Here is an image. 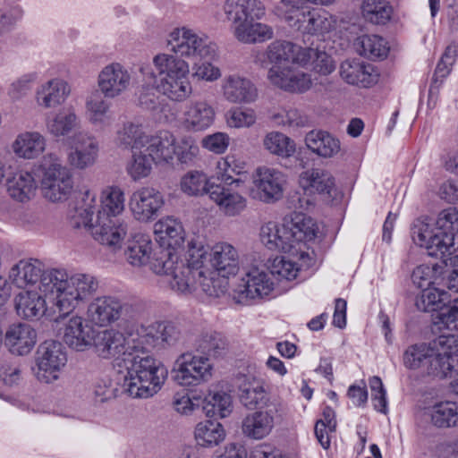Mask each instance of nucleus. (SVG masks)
<instances>
[{
	"mask_svg": "<svg viewBox=\"0 0 458 458\" xmlns=\"http://www.w3.org/2000/svg\"><path fill=\"white\" fill-rule=\"evenodd\" d=\"M123 315H129L131 319L139 318V313L133 305L123 303L113 296H100L93 299L86 311L88 321L98 327H107L117 321Z\"/></svg>",
	"mask_w": 458,
	"mask_h": 458,
	"instance_id": "9d476101",
	"label": "nucleus"
},
{
	"mask_svg": "<svg viewBox=\"0 0 458 458\" xmlns=\"http://www.w3.org/2000/svg\"><path fill=\"white\" fill-rule=\"evenodd\" d=\"M303 47L289 41L276 40L270 43L266 51H258L254 54V63L266 68L272 64L271 68L284 70L291 64H299L297 58H301Z\"/></svg>",
	"mask_w": 458,
	"mask_h": 458,
	"instance_id": "ddd939ff",
	"label": "nucleus"
},
{
	"mask_svg": "<svg viewBox=\"0 0 458 458\" xmlns=\"http://www.w3.org/2000/svg\"><path fill=\"white\" fill-rule=\"evenodd\" d=\"M4 341L13 354L22 356L30 353L35 346L37 333L29 324H13L7 329Z\"/></svg>",
	"mask_w": 458,
	"mask_h": 458,
	"instance_id": "393cba45",
	"label": "nucleus"
},
{
	"mask_svg": "<svg viewBox=\"0 0 458 458\" xmlns=\"http://www.w3.org/2000/svg\"><path fill=\"white\" fill-rule=\"evenodd\" d=\"M194 436L199 445L210 448L225 440V430L219 422L208 420L197 424Z\"/></svg>",
	"mask_w": 458,
	"mask_h": 458,
	"instance_id": "a18cd8bd",
	"label": "nucleus"
},
{
	"mask_svg": "<svg viewBox=\"0 0 458 458\" xmlns=\"http://www.w3.org/2000/svg\"><path fill=\"white\" fill-rule=\"evenodd\" d=\"M78 125V117L70 109H62L57 114L48 116L46 123L47 131L54 137L66 136Z\"/></svg>",
	"mask_w": 458,
	"mask_h": 458,
	"instance_id": "49530a36",
	"label": "nucleus"
},
{
	"mask_svg": "<svg viewBox=\"0 0 458 458\" xmlns=\"http://www.w3.org/2000/svg\"><path fill=\"white\" fill-rule=\"evenodd\" d=\"M155 85L143 84L136 93L137 105L145 110L156 111L161 107V98Z\"/></svg>",
	"mask_w": 458,
	"mask_h": 458,
	"instance_id": "680f3d73",
	"label": "nucleus"
},
{
	"mask_svg": "<svg viewBox=\"0 0 458 458\" xmlns=\"http://www.w3.org/2000/svg\"><path fill=\"white\" fill-rule=\"evenodd\" d=\"M49 270H44L43 264L38 259H21L11 268L9 279L14 285L21 289L39 282L38 288L46 297L43 281Z\"/></svg>",
	"mask_w": 458,
	"mask_h": 458,
	"instance_id": "a211bd4d",
	"label": "nucleus"
},
{
	"mask_svg": "<svg viewBox=\"0 0 458 458\" xmlns=\"http://www.w3.org/2000/svg\"><path fill=\"white\" fill-rule=\"evenodd\" d=\"M428 358H430V347L426 344H417L411 345L404 352L403 363L410 369H417L426 366Z\"/></svg>",
	"mask_w": 458,
	"mask_h": 458,
	"instance_id": "052dcab7",
	"label": "nucleus"
},
{
	"mask_svg": "<svg viewBox=\"0 0 458 458\" xmlns=\"http://www.w3.org/2000/svg\"><path fill=\"white\" fill-rule=\"evenodd\" d=\"M202 409L208 417L225 418L232 411V397L224 391H210L203 400Z\"/></svg>",
	"mask_w": 458,
	"mask_h": 458,
	"instance_id": "de8ad7c7",
	"label": "nucleus"
},
{
	"mask_svg": "<svg viewBox=\"0 0 458 458\" xmlns=\"http://www.w3.org/2000/svg\"><path fill=\"white\" fill-rule=\"evenodd\" d=\"M327 19L318 12H305L302 31L307 34L323 33L328 30Z\"/></svg>",
	"mask_w": 458,
	"mask_h": 458,
	"instance_id": "338daca9",
	"label": "nucleus"
},
{
	"mask_svg": "<svg viewBox=\"0 0 458 458\" xmlns=\"http://www.w3.org/2000/svg\"><path fill=\"white\" fill-rule=\"evenodd\" d=\"M155 163L168 162L173 159L175 150V138L167 131H159L157 135H148V143L144 148Z\"/></svg>",
	"mask_w": 458,
	"mask_h": 458,
	"instance_id": "72a5a7b5",
	"label": "nucleus"
},
{
	"mask_svg": "<svg viewBox=\"0 0 458 458\" xmlns=\"http://www.w3.org/2000/svg\"><path fill=\"white\" fill-rule=\"evenodd\" d=\"M46 148L45 138L38 131L19 134L13 143V152L20 157L31 159L39 156Z\"/></svg>",
	"mask_w": 458,
	"mask_h": 458,
	"instance_id": "4c0bfd02",
	"label": "nucleus"
},
{
	"mask_svg": "<svg viewBox=\"0 0 458 458\" xmlns=\"http://www.w3.org/2000/svg\"><path fill=\"white\" fill-rule=\"evenodd\" d=\"M252 20L234 35L243 43L263 42L273 38V30L270 26Z\"/></svg>",
	"mask_w": 458,
	"mask_h": 458,
	"instance_id": "5fc2aeb1",
	"label": "nucleus"
},
{
	"mask_svg": "<svg viewBox=\"0 0 458 458\" xmlns=\"http://www.w3.org/2000/svg\"><path fill=\"white\" fill-rule=\"evenodd\" d=\"M150 268L157 275L170 276L168 284L177 293L190 294L199 287L208 295L215 294L210 287L212 279L202 269L186 266L183 260H179L175 252L160 250L155 253Z\"/></svg>",
	"mask_w": 458,
	"mask_h": 458,
	"instance_id": "20e7f679",
	"label": "nucleus"
},
{
	"mask_svg": "<svg viewBox=\"0 0 458 458\" xmlns=\"http://www.w3.org/2000/svg\"><path fill=\"white\" fill-rule=\"evenodd\" d=\"M87 108L90 113V120L93 123H106L112 119L108 103L100 98H90L87 101Z\"/></svg>",
	"mask_w": 458,
	"mask_h": 458,
	"instance_id": "0e129e2a",
	"label": "nucleus"
},
{
	"mask_svg": "<svg viewBox=\"0 0 458 458\" xmlns=\"http://www.w3.org/2000/svg\"><path fill=\"white\" fill-rule=\"evenodd\" d=\"M305 144L310 151L324 158L335 157L341 149L340 140L322 130L309 131L305 136Z\"/></svg>",
	"mask_w": 458,
	"mask_h": 458,
	"instance_id": "2f4dec72",
	"label": "nucleus"
},
{
	"mask_svg": "<svg viewBox=\"0 0 458 458\" xmlns=\"http://www.w3.org/2000/svg\"><path fill=\"white\" fill-rule=\"evenodd\" d=\"M355 45L360 55L369 59L386 57L389 51L385 39L377 35L360 36Z\"/></svg>",
	"mask_w": 458,
	"mask_h": 458,
	"instance_id": "8fccbe9b",
	"label": "nucleus"
},
{
	"mask_svg": "<svg viewBox=\"0 0 458 458\" xmlns=\"http://www.w3.org/2000/svg\"><path fill=\"white\" fill-rule=\"evenodd\" d=\"M273 282L264 267H251L245 270L244 276L233 290V298L240 304H248L249 301L261 299L273 290Z\"/></svg>",
	"mask_w": 458,
	"mask_h": 458,
	"instance_id": "f8f14e48",
	"label": "nucleus"
},
{
	"mask_svg": "<svg viewBox=\"0 0 458 458\" xmlns=\"http://www.w3.org/2000/svg\"><path fill=\"white\" fill-rule=\"evenodd\" d=\"M227 341L221 334L214 332L201 335L195 344L196 350L208 356L219 357L225 353Z\"/></svg>",
	"mask_w": 458,
	"mask_h": 458,
	"instance_id": "603ef678",
	"label": "nucleus"
},
{
	"mask_svg": "<svg viewBox=\"0 0 458 458\" xmlns=\"http://www.w3.org/2000/svg\"><path fill=\"white\" fill-rule=\"evenodd\" d=\"M98 152L97 140L84 132L76 133L72 139V148L67 155V161L76 169H85L95 164Z\"/></svg>",
	"mask_w": 458,
	"mask_h": 458,
	"instance_id": "412c9836",
	"label": "nucleus"
},
{
	"mask_svg": "<svg viewBox=\"0 0 458 458\" xmlns=\"http://www.w3.org/2000/svg\"><path fill=\"white\" fill-rule=\"evenodd\" d=\"M125 370H119V384L134 398H148L157 394L167 377L164 364L149 354L128 353L123 359Z\"/></svg>",
	"mask_w": 458,
	"mask_h": 458,
	"instance_id": "f03ea898",
	"label": "nucleus"
},
{
	"mask_svg": "<svg viewBox=\"0 0 458 458\" xmlns=\"http://www.w3.org/2000/svg\"><path fill=\"white\" fill-rule=\"evenodd\" d=\"M238 388L239 400L249 410H262L269 404H277L271 401L264 382L254 377H244Z\"/></svg>",
	"mask_w": 458,
	"mask_h": 458,
	"instance_id": "4be33fe9",
	"label": "nucleus"
},
{
	"mask_svg": "<svg viewBox=\"0 0 458 458\" xmlns=\"http://www.w3.org/2000/svg\"><path fill=\"white\" fill-rule=\"evenodd\" d=\"M300 268L296 263L284 258L276 259L273 262L271 274L279 278L291 281L295 279Z\"/></svg>",
	"mask_w": 458,
	"mask_h": 458,
	"instance_id": "774afa93",
	"label": "nucleus"
},
{
	"mask_svg": "<svg viewBox=\"0 0 458 458\" xmlns=\"http://www.w3.org/2000/svg\"><path fill=\"white\" fill-rule=\"evenodd\" d=\"M67 355L63 344L55 340L43 342L36 352L37 370L35 376L44 383L49 384L58 378V373L64 368Z\"/></svg>",
	"mask_w": 458,
	"mask_h": 458,
	"instance_id": "9b49d317",
	"label": "nucleus"
},
{
	"mask_svg": "<svg viewBox=\"0 0 458 458\" xmlns=\"http://www.w3.org/2000/svg\"><path fill=\"white\" fill-rule=\"evenodd\" d=\"M291 233L286 223L280 225L275 222H268L260 228V241L271 250H280L293 253Z\"/></svg>",
	"mask_w": 458,
	"mask_h": 458,
	"instance_id": "c85d7f7f",
	"label": "nucleus"
},
{
	"mask_svg": "<svg viewBox=\"0 0 458 458\" xmlns=\"http://www.w3.org/2000/svg\"><path fill=\"white\" fill-rule=\"evenodd\" d=\"M221 88L224 98L231 103H251L258 97L255 85L249 79L237 74L225 76Z\"/></svg>",
	"mask_w": 458,
	"mask_h": 458,
	"instance_id": "b1692460",
	"label": "nucleus"
},
{
	"mask_svg": "<svg viewBox=\"0 0 458 458\" xmlns=\"http://www.w3.org/2000/svg\"><path fill=\"white\" fill-rule=\"evenodd\" d=\"M361 8L365 20L376 25L386 24L392 15V7L385 0H364Z\"/></svg>",
	"mask_w": 458,
	"mask_h": 458,
	"instance_id": "864d4df0",
	"label": "nucleus"
},
{
	"mask_svg": "<svg viewBox=\"0 0 458 458\" xmlns=\"http://www.w3.org/2000/svg\"><path fill=\"white\" fill-rule=\"evenodd\" d=\"M373 67L360 61L346 60L340 68L341 77L349 84L369 88L377 82V74H373Z\"/></svg>",
	"mask_w": 458,
	"mask_h": 458,
	"instance_id": "473e14b6",
	"label": "nucleus"
},
{
	"mask_svg": "<svg viewBox=\"0 0 458 458\" xmlns=\"http://www.w3.org/2000/svg\"><path fill=\"white\" fill-rule=\"evenodd\" d=\"M148 135L140 123L128 121L123 123V126L117 130L114 141L119 148L132 152L146 147Z\"/></svg>",
	"mask_w": 458,
	"mask_h": 458,
	"instance_id": "c756f323",
	"label": "nucleus"
},
{
	"mask_svg": "<svg viewBox=\"0 0 458 458\" xmlns=\"http://www.w3.org/2000/svg\"><path fill=\"white\" fill-rule=\"evenodd\" d=\"M6 188L13 199L22 202L29 199L33 194L36 183L30 173L19 171L7 179Z\"/></svg>",
	"mask_w": 458,
	"mask_h": 458,
	"instance_id": "c03bdc74",
	"label": "nucleus"
},
{
	"mask_svg": "<svg viewBox=\"0 0 458 458\" xmlns=\"http://www.w3.org/2000/svg\"><path fill=\"white\" fill-rule=\"evenodd\" d=\"M164 203L163 195L157 190L143 187L132 193L129 206L135 219L148 222L156 219Z\"/></svg>",
	"mask_w": 458,
	"mask_h": 458,
	"instance_id": "dca6fc26",
	"label": "nucleus"
},
{
	"mask_svg": "<svg viewBox=\"0 0 458 458\" xmlns=\"http://www.w3.org/2000/svg\"><path fill=\"white\" fill-rule=\"evenodd\" d=\"M428 346L442 355L457 357L458 335L453 334L441 335L431 342Z\"/></svg>",
	"mask_w": 458,
	"mask_h": 458,
	"instance_id": "69168bd1",
	"label": "nucleus"
},
{
	"mask_svg": "<svg viewBox=\"0 0 458 458\" xmlns=\"http://www.w3.org/2000/svg\"><path fill=\"white\" fill-rule=\"evenodd\" d=\"M124 209V194L118 187H111L103 191L102 207L98 212L107 216H117Z\"/></svg>",
	"mask_w": 458,
	"mask_h": 458,
	"instance_id": "bf43d9fd",
	"label": "nucleus"
},
{
	"mask_svg": "<svg viewBox=\"0 0 458 458\" xmlns=\"http://www.w3.org/2000/svg\"><path fill=\"white\" fill-rule=\"evenodd\" d=\"M154 233L156 240L160 242L162 246L167 247L165 250H175L184 242L185 233L182 223L170 216L157 222L154 225Z\"/></svg>",
	"mask_w": 458,
	"mask_h": 458,
	"instance_id": "cd10ccee",
	"label": "nucleus"
},
{
	"mask_svg": "<svg viewBox=\"0 0 458 458\" xmlns=\"http://www.w3.org/2000/svg\"><path fill=\"white\" fill-rule=\"evenodd\" d=\"M47 304L53 309L47 297L43 298L35 292L21 293L15 298L17 314L25 319L40 318L46 312Z\"/></svg>",
	"mask_w": 458,
	"mask_h": 458,
	"instance_id": "e433bc0d",
	"label": "nucleus"
},
{
	"mask_svg": "<svg viewBox=\"0 0 458 458\" xmlns=\"http://www.w3.org/2000/svg\"><path fill=\"white\" fill-rule=\"evenodd\" d=\"M426 372L438 378H458V358L442 355L430 348V358L427 360Z\"/></svg>",
	"mask_w": 458,
	"mask_h": 458,
	"instance_id": "58836bf2",
	"label": "nucleus"
},
{
	"mask_svg": "<svg viewBox=\"0 0 458 458\" xmlns=\"http://www.w3.org/2000/svg\"><path fill=\"white\" fill-rule=\"evenodd\" d=\"M83 318L74 316L65 325L63 340L72 350L84 352L94 344L95 328Z\"/></svg>",
	"mask_w": 458,
	"mask_h": 458,
	"instance_id": "aec40b11",
	"label": "nucleus"
},
{
	"mask_svg": "<svg viewBox=\"0 0 458 458\" xmlns=\"http://www.w3.org/2000/svg\"><path fill=\"white\" fill-rule=\"evenodd\" d=\"M263 146L270 154L281 157H290L296 150L294 141L278 131L267 133L263 140Z\"/></svg>",
	"mask_w": 458,
	"mask_h": 458,
	"instance_id": "3c124183",
	"label": "nucleus"
},
{
	"mask_svg": "<svg viewBox=\"0 0 458 458\" xmlns=\"http://www.w3.org/2000/svg\"><path fill=\"white\" fill-rule=\"evenodd\" d=\"M153 68H141L145 77L154 80L159 93L171 101L182 102L192 91L188 78L189 64L178 56L158 54L153 57Z\"/></svg>",
	"mask_w": 458,
	"mask_h": 458,
	"instance_id": "7ed1b4c3",
	"label": "nucleus"
},
{
	"mask_svg": "<svg viewBox=\"0 0 458 458\" xmlns=\"http://www.w3.org/2000/svg\"><path fill=\"white\" fill-rule=\"evenodd\" d=\"M216 184V182L214 179L208 180L203 173L191 171L182 178L181 189L183 192L192 196L208 194L210 186Z\"/></svg>",
	"mask_w": 458,
	"mask_h": 458,
	"instance_id": "6e6d98bb",
	"label": "nucleus"
},
{
	"mask_svg": "<svg viewBox=\"0 0 458 458\" xmlns=\"http://www.w3.org/2000/svg\"><path fill=\"white\" fill-rule=\"evenodd\" d=\"M169 50L181 57L212 59L216 45L205 35H199L186 28L174 30L167 39Z\"/></svg>",
	"mask_w": 458,
	"mask_h": 458,
	"instance_id": "6e6552de",
	"label": "nucleus"
},
{
	"mask_svg": "<svg viewBox=\"0 0 458 458\" xmlns=\"http://www.w3.org/2000/svg\"><path fill=\"white\" fill-rule=\"evenodd\" d=\"M286 225L291 233L293 252L301 250L297 246L301 242L312 241L317 236L318 227L310 217L296 216L294 219L286 222Z\"/></svg>",
	"mask_w": 458,
	"mask_h": 458,
	"instance_id": "a19ab883",
	"label": "nucleus"
},
{
	"mask_svg": "<svg viewBox=\"0 0 458 458\" xmlns=\"http://www.w3.org/2000/svg\"><path fill=\"white\" fill-rule=\"evenodd\" d=\"M69 93L68 84L63 80L55 79L42 86L37 100L39 106L46 108L55 107L63 103Z\"/></svg>",
	"mask_w": 458,
	"mask_h": 458,
	"instance_id": "79ce46f5",
	"label": "nucleus"
},
{
	"mask_svg": "<svg viewBox=\"0 0 458 458\" xmlns=\"http://www.w3.org/2000/svg\"><path fill=\"white\" fill-rule=\"evenodd\" d=\"M278 412L279 404H269L267 409L248 414L242 422V433L250 438L262 439L272 431Z\"/></svg>",
	"mask_w": 458,
	"mask_h": 458,
	"instance_id": "6ab92c4d",
	"label": "nucleus"
},
{
	"mask_svg": "<svg viewBox=\"0 0 458 458\" xmlns=\"http://www.w3.org/2000/svg\"><path fill=\"white\" fill-rule=\"evenodd\" d=\"M223 165L224 173L216 177V181H220V182L210 186L208 196L216 202L221 212L226 216H233L245 209L247 200L232 188L226 187L232 184L239 185L242 181L238 178H233L231 173H235L236 171L227 159L223 162Z\"/></svg>",
	"mask_w": 458,
	"mask_h": 458,
	"instance_id": "0eeeda50",
	"label": "nucleus"
},
{
	"mask_svg": "<svg viewBox=\"0 0 458 458\" xmlns=\"http://www.w3.org/2000/svg\"><path fill=\"white\" fill-rule=\"evenodd\" d=\"M151 252V242L143 237L129 243L125 257L128 262L132 266H142L149 259Z\"/></svg>",
	"mask_w": 458,
	"mask_h": 458,
	"instance_id": "13d9d810",
	"label": "nucleus"
},
{
	"mask_svg": "<svg viewBox=\"0 0 458 458\" xmlns=\"http://www.w3.org/2000/svg\"><path fill=\"white\" fill-rule=\"evenodd\" d=\"M431 423L439 428L458 426V403L439 402L428 409Z\"/></svg>",
	"mask_w": 458,
	"mask_h": 458,
	"instance_id": "37998d69",
	"label": "nucleus"
},
{
	"mask_svg": "<svg viewBox=\"0 0 458 458\" xmlns=\"http://www.w3.org/2000/svg\"><path fill=\"white\" fill-rule=\"evenodd\" d=\"M128 230L129 223L123 218L107 216L105 212H98L91 234L101 244L115 250L121 247Z\"/></svg>",
	"mask_w": 458,
	"mask_h": 458,
	"instance_id": "4468645a",
	"label": "nucleus"
},
{
	"mask_svg": "<svg viewBox=\"0 0 458 458\" xmlns=\"http://www.w3.org/2000/svg\"><path fill=\"white\" fill-rule=\"evenodd\" d=\"M267 78L272 84L291 92H304L311 86V79L308 74L294 71L291 66L284 70L270 68Z\"/></svg>",
	"mask_w": 458,
	"mask_h": 458,
	"instance_id": "a878e982",
	"label": "nucleus"
},
{
	"mask_svg": "<svg viewBox=\"0 0 458 458\" xmlns=\"http://www.w3.org/2000/svg\"><path fill=\"white\" fill-rule=\"evenodd\" d=\"M212 369V364L208 357L186 352L176 358L172 369V377L174 382L182 386H196L211 378Z\"/></svg>",
	"mask_w": 458,
	"mask_h": 458,
	"instance_id": "1a4fd4ad",
	"label": "nucleus"
},
{
	"mask_svg": "<svg viewBox=\"0 0 458 458\" xmlns=\"http://www.w3.org/2000/svg\"><path fill=\"white\" fill-rule=\"evenodd\" d=\"M156 332L153 323L148 326H137L127 332V337L124 338L126 351L133 354H148L150 350L157 348Z\"/></svg>",
	"mask_w": 458,
	"mask_h": 458,
	"instance_id": "7c9ffc66",
	"label": "nucleus"
},
{
	"mask_svg": "<svg viewBox=\"0 0 458 458\" xmlns=\"http://www.w3.org/2000/svg\"><path fill=\"white\" fill-rule=\"evenodd\" d=\"M415 305L424 312L437 311L435 324L449 330L458 329V297L452 300L447 292L428 287L416 298Z\"/></svg>",
	"mask_w": 458,
	"mask_h": 458,
	"instance_id": "423d86ee",
	"label": "nucleus"
},
{
	"mask_svg": "<svg viewBox=\"0 0 458 458\" xmlns=\"http://www.w3.org/2000/svg\"><path fill=\"white\" fill-rule=\"evenodd\" d=\"M298 59L301 66L310 64L314 71L322 75L331 73L335 68L331 56L324 51H319L318 48H303L301 58Z\"/></svg>",
	"mask_w": 458,
	"mask_h": 458,
	"instance_id": "09e8293b",
	"label": "nucleus"
},
{
	"mask_svg": "<svg viewBox=\"0 0 458 458\" xmlns=\"http://www.w3.org/2000/svg\"><path fill=\"white\" fill-rule=\"evenodd\" d=\"M131 82V75L120 64L106 65L98 75V87L107 98H115L125 91Z\"/></svg>",
	"mask_w": 458,
	"mask_h": 458,
	"instance_id": "5701e85b",
	"label": "nucleus"
},
{
	"mask_svg": "<svg viewBox=\"0 0 458 458\" xmlns=\"http://www.w3.org/2000/svg\"><path fill=\"white\" fill-rule=\"evenodd\" d=\"M215 118L213 107L206 101L191 103L185 112V124L195 131H202L209 127Z\"/></svg>",
	"mask_w": 458,
	"mask_h": 458,
	"instance_id": "ea45409f",
	"label": "nucleus"
},
{
	"mask_svg": "<svg viewBox=\"0 0 458 458\" xmlns=\"http://www.w3.org/2000/svg\"><path fill=\"white\" fill-rule=\"evenodd\" d=\"M38 177L43 196L52 202L65 200L72 191V173L54 153L43 157Z\"/></svg>",
	"mask_w": 458,
	"mask_h": 458,
	"instance_id": "39448f33",
	"label": "nucleus"
},
{
	"mask_svg": "<svg viewBox=\"0 0 458 458\" xmlns=\"http://www.w3.org/2000/svg\"><path fill=\"white\" fill-rule=\"evenodd\" d=\"M212 267L223 277L233 276L239 269V254L230 243L218 242L211 250Z\"/></svg>",
	"mask_w": 458,
	"mask_h": 458,
	"instance_id": "bb28decb",
	"label": "nucleus"
},
{
	"mask_svg": "<svg viewBox=\"0 0 458 458\" xmlns=\"http://www.w3.org/2000/svg\"><path fill=\"white\" fill-rule=\"evenodd\" d=\"M299 182L305 191L330 194L335 186L332 174L324 169L311 168L300 174Z\"/></svg>",
	"mask_w": 458,
	"mask_h": 458,
	"instance_id": "f704fd0d",
	"label": "nucleus"
},
{
	"mask_svg": "<svg viewBox=\"0 0 458 458\" xmlns=\"http://www.w3.org/2000/svg\"><path fill=\"white\" fill-rule=\"evenodd\" d=\"M254 184L262 201L275 202L284 195L286 175L275 168L259 167L256 171Z\"/></svg>",
	"mask_w": 458,
	"mask_h": 458,
	"instance_id": "f3484780",
	"label": "nucleus"
},
{
	"mask_svg": "<svg viewBox=\"0 0 458 458\" xmlns=\"http://www.w3.org/2000/svg\"><path fill=\"white\" fill-rule=\"evenodd\" d=\"M132 153L133 162L129 168L130 174L134 180L148 176L155 159L148 155L145 148L132 151Z\"/></svg>",
	"mask_w": 458,
	"mask_h": 458,
	"instance_id": "e2e57ef3",
	"label": "nucleus"
},
{
	"mask_svg": "<svg viewBox=\"0 0 458 458\" xmlns=\"http://www.w3.org/2000/svg\"><path fill=\"white\" fill-rule=\"evenodd\" d=\"M44 291L54 312L60 317L70 314L81 302L92 297L98 289V281L89 274L69 276L64 269H50L45 276Z\"/></svg>",
	"mask_w": 458,
	"mask_h": 458,
	"instance_id": "f257e3e1",
	"label": "nucleus"
},
{
	"mask_svg": "<svg viewBox=\"0 0 458 458\" xmlns=\"http://www.w3.org/2000/svg\"><path fill=\"white\" fill-rule=\"evenodd\" d=\"M154 328L157 331V348L175 345L182 338V331L178 326L168 321L154 322Z\"/></svg>",
	"mask_w": 458,
	"mask_h": 458,
	"instance_id": "4d7b16f0",
	"label": "nucleus"
},
{
	"mask_svg": "<svg viewBox=\"0 0 458 458\" xmlns=\"http://www.w3.org/2000/svg\"><path fill=\"white\" fill-rule=\"evenodd\" d=\"M124 344V338L120 333L106 329L96 331L92 347L99 357L110 359L121 353H125Z\"/></svg>",
	"mask_w": 458,
	"mask_h": 458,
	"instance_id": "c9c22d12",
	"label": "nucleus"
},
{
	"mask_svg": "<svg viewBox=\"0 0 458 458\" xmlns=\"http://www.w3.org/2000/svg\"><path fill=\"white\" fill-rule=\"evenodd\" d=\"M223 11L235 35L248 22L260 20L265 15V5L259 0H225Z\"/></svg>",
	"mask_w": 458,
	"mask_h": 458,
	"instance_id": "2eb2a0df",
	"label": "nucleus"
}]
</instances>
